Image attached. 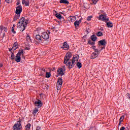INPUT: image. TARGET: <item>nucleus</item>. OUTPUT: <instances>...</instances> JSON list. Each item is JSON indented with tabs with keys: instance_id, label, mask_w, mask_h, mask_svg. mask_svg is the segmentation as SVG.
Segmentation results:
<instances>
[{
	"instance_id": "nucleus-4",
	"label": "nucleus",
	"mask_w": 130,
	"mask_h": 130,
	"mask_svg": "<svg viewBox=\"0 0 130 130\" xmlns=\"http://www.w3.org/2000/svg\"><path fill=\"white\" fill-rule=\"evenodd\" d=\"M71 57H72V53L68 52L64 57V63L65 64L68 63V61L70 60Z\"/></svg>"
},
{
	"instance_id": "nucleus-41",
	"label": "nucleus",
	"mask_w": 130,
	"mask_h": 130,
	"mask_svg": "<svg viewBox=\"0 0 130 130\" xmlns=\"http://www.w3.org/2000/svg\"><path fill=\"white\" fill-rule=\"evenodd\" d=\"M126 96L127 98H128V99H129V100H130V94H129V93H127L126 94Z\"/></svg>"
},
{
	"instance_id": "nucleus-24",
	"label": "nucleus",
	"mask_w": 130,
	"mask_h": 130,
	"mask_svg": "<svg viewBox=\"0 0 130 130\" xmlns=\"http://www.w3.org/2000/svg\"><path fill=\"white\" fill-rule=\"evenodd\" d=\"M21 15L20 14H16L14 16V21H17V20H18V19H20V16Z\"/></svg>"
},
{
	"instance_id": "nucleus-35",
	"label": "nucleus",
	"mask_w": 130,
	"mask_h": 130,
	"mask_svg": "<svg viewBox=\"0 0 130 130\" xmlns=\"http://www.w3.org/2000/svg\"><path fill=\"white\" fill-rule=\"evenodd\" d=\"M26 39L28 41H31V38L30 37V36H29V34L27 35Z\"/></svg>"
},
{
	"instance_id": "nucleus-48",
	"label": "nucleus",
	"mask_w": 130,
	"mask_h": 130,
	"mask_svg": "<svg viewBox=\"0 0 130 130\" xmlns=\"http://www.w3.org/2000/svg\"><path fill=\"white\" fill-rule=\"evenodd\" d=\"M4 31H5V32H7L8 31V29L6 27H5Z\"/></svg>"
},
{
	"instance_id": "nucleus-42",
	"label": "nucleus",
	"mask_w": 130,
	"mask_h": 130,
	"mask_svg": "<svg viewBox=\"0 0 130 130\" xmlns=\"http://www.w3.org/2000/svg\"><path fill=\"white\" fill-rule=\"evenodd\" d=\"M5 27H4V26L1 25V26H0V29H1V30H4V29H5Z\"/></svg>"
},
{
	"instance_id": "nucleus-20",
	"label": "nucleus",
	"mask_w": 130,
	"mask_h": 130,
	"mask_svg": "<svg viewBox=\"0 0 130 130\" xmlns=\"http://www.w3.org/2000/svg\"><path fill=\"white\" fill-rule=\"evenodd\" d=\"M69 19L70 22H75L76 20V16H70Z\"/></svg>"
},
{
	"instance_id": "nucleus-7",
	"label": "nucleus",
	"mask_w": 130,
	"mask_h": 130,
	"mask_svg": "<svg viewBox=\"0 0 130 130\" xmlns=\"http://www.w3.org/2000/svg\"><path fill=\"white\" fill-rule=\"evenodd\" d=\"M79 58L80 57L78 55H75L73 56L72 60H70V61H72L73 63L76 64V62H78Z\"/></svg>"
},
{
	"instance_id": "nucleus-3",
	"label": "nucleus",
	"mask_w": 130,
	"mask_h": 130,
	"mask_svg": "<svg viewBox=\"0 0 130 130\" xmlns=\"http://www.w3.org/2000/svg\"><path fill=\"white\" fill-rule=\"evenodd\" d=\"M22 128V123H21V120L17 121V123L15 124L13 127L14 130H21Z\"/></svg>"
},
{
	"instance_id": "nucleus-59",
	"label": "nucleus",
	"mask_w": 130,
	"mask_h": 130,
	"mask_svg": "<svg viewBox=\"0 0 130 130\" xmlns=\"http://www.w3.org/2000/svg\"><path fill=\"white\" fill-rule=\"evenodd\" d=\"M92 128H90L89 129V130H92Z\"/></svg>"
},
{
	"instance_id": "nucleus-54",
	"label": "nucleus",
	"mask_w": 130,
	"mask_h": 130,
	"mask_svg": "<svg viewBox=\"0 0 130 130\" xmlns=\"http://www.w3.org/2000/svg\"><path fill=\"white\" fill-rule=\"evenodd\" d=\"M121 123V122L119 121V125H120Z\"/></svg>"
},
{
	"instance_id": "nucleus-6",
	"label": "nucleus",
	"mask_w": 130,
	"mask_h": 130,
	"mask_svg": "<svg viewBox=\"0 0 130 130\" xmlns=\"http://www.w3.org/2000/svg\"><path fill=\"white\" fill-rule=\"evenodd\" d=\"M22 11H23V8L22 7V6L19 5L16 7L15 14L16 15H21V13H22Z\"/></svg>"
},
{
	"instance_id": "nucleus-2",
	"label": "nucleus",
	"mask_w": 130,
	"mask_h": 130,
	"mask_svg": "<svg viewBox=\"0 0 130 130\" xmlns=\"http://www.w3.org/2000/svg\"><path fill=\"white\" fill-rule=\"evenodd\" d=\"M57 73L58 76H64L66 73V66H63L58 68Z\"/></svg>"
},
{
	"instance_id": "nucleus-36",
	"label": "nucleus",
	"mask_w": 130,
	"mask_h": 130,
	"mask_svg": "<svg viewBox=\"0 0 130 130\" xmlns=\"http://www.w3.org/2000/svg\"><path fill=\"white\" fill-rule=\"evenodd\" d=\"M124 119V116H122L120 117L119 119V121H121V122H122L123 121V120Z\"/></svg>"
},
{
	"instance_id": "nucleus-13",
	"label": "nucleus",
	"mask_w": 130,
	"mask_h": 130,
	"mask_svg": "<svg viewBox=\"0 0 130 130\" xmlns=\"http://www.w3.org/2000/svg\"><path fill=\"white\" fill-rule=\"evenodd\" d=\"M22 5H25V7H29V5H30L29 0H27V1L26 0H22Z\"/></svg>"
},
{
	"instance_id": "nucleus-44",
	"label": "nucleus",
	"mask_w": 130,
	"mask_h": 130,
	"mask_svg": "<svg viewBox=\"0 0 130 130\" xmlns=\"http://www.w3.org/2000/svg\"><path fill=\"white\" fill-rule=\"evenodd\" d=\"M86 32L87 33V34H89V33H90V32H91V30H90V29L88 28L87 29H86Z\"/></svg>"
},
{
	"instance_id": "nucleus-15",
	"label": "nucleus",
	"mask_w": 130,
	"mask_h": 130,
	"mask_svg": "<svg viewBox=\"0 0 130 130\" xmlns=\"http://www.w3.org/2000/svg\"><path fill=\"white\" fill-rule=\"evenodd\" d=\"M14 59L16 62H20V61H21V56L16 54Z\"/></svg>"
},
{
	"instance_id": "nucleus-43",
	"label": "nucleus",
	"mask_w": 130,
	"mask_h": 130,
	"mask_svg": "<svg viewBox=\"0 0 130 130\" xmlns=\"http://www.w3.org/2000/svg\"><path fill=\"white\" fill-rule=\"evenodd\" d=\"M108 21H109V18L106 17V20L105 21V22L106 23H108Z\"/></svg>"
},
{
	"instance_id": "nucleus-34",
	"label": "nucleus",
	"mask_w": 130,
	"mask_h": 130,
	"mask_svg": "<svg viewBox=\"0 0 130 130\" xmlns=\"http://www.w3.org/2000/svg\"><path fill=\"white\" fill-rule=\"evenodd\" d=\"M88 44H90V45H95V42H93L92 41H88Z\"/></svg>"
},
{
	"instance_id": "nucleus-45",
	"label": "nucleus",
	"mask_w": 130,
	"mask_h": 130,
	"mask_svg": "<svg viewBox=\"0 0 130 130\" xmlns=\"http://www.w3.org/2000/svg\"><path fill=\"white\" fill-rule=\"evenodd\" d=\"M6 3H8V4H10L11 2H12V0H6Z\"/></svg>"
},
{
	"instance_id": "nucleus-51",
	"label": "nucleus",
	"mask_w": 130,
	"mask_h": 130,
	"mask_svg": "<svg viewBox=\"0 0 130 130\" xmlns=\"http://www.w3.org/2000/svg\"><path fill=\"white\" fill-rule=\"evenodd\" d=\"M95 48H96V46H93V49H94V50H95V49H95Z\"/></svg>"
},
{
	"instance_id": "nucleus-25",
	"label": "nucleus",
	"mask_w": 130,
	"mask_h": 130,
	"mask_svg": "<svg viewBox=\"0 0 130 130\" xmlns=\"http://www.w3.org/2000/svg\"><path fill=\"white\" fill-rule=\"evenodd\" d=\"M91 39L92 41H96L97 40V37L95 35H93L91 36Z\"/></svg>"
},
{
	"instance_id": "nucleus-28",
	"label": "nucleus",
	"mask_w": 130,
	"mask_h": 130,
	"mask_svg": "<svg viewBox=\"0 0 130 130\" xmlns=\"http://www.w3.org/2000/svg\"><path fill=\"white\" fill-rule=\"evenodd\" d=\"M25 127H26V130H30V128L31 127V124L30 123L27 124L26 125Z\"/></svg>"
},
{
	"instance_id": "nucleus-12",
	"label": "nucleus",
	"mask_w": 130,
	"mask_h": 130,
	"mask_svg": "<svg viewBox=\"0 0 130 130\" xmlns=\"http://www.w3.org/2000/svg\"><path fill=\"white\" fill-rule=\"evenodd\" d=\"M99 20H100V21H103L104 22H105L106 20V16L104 15H100L99 17Z\"/></svg>"
},
{
	"instance_id": "nucleus-55",
	"label": "nucleus",
	"mask_w": 130,
	"mask_h": 130,
	"mask_svg": "<svg viewBox=\"0 0 130 130\" xmlns=\"http://www.w3.org/2000/svg\"><path fill=\"white\" fill-rule=\"evenodd\" d=\"M48 33L49 34H50V31L48 30Z\"/></svg>"
},
{
	"instance_id": "nucleus-10",
	"label": "nucleus",
	"mask_w": 130,
	"mask_h": 130,
	"mask_svg": "<svg viewBox=\"0 0 130 130\" xmlns=\"http://www.w3.org/2000/svg\"><path fill=\"white\" fill-rule=\"evenodd\" d=\"M72 62L70 61L68 62V63L66 64V66L68 67L69 69H73L76 63H73V61Z\"/></svg>"
},
{
	"instance_id": "nucleus-18",
	"label": "nucleus",
	"mask_w": 130,
	"mask_h": 130,
	"mask_svg": "<svg viewBox=\"0 0 130 130\" xmlns=\"http://www.w3.org/2000/svg\"><path fill=\"white\" fill-rule=\"evenodd\" d=\"M17 54L19 55V56H21V55H24V50L23 49L19 50Z\"/></svg>"
},
{
	"instance_id": "nucleus-1",
	"label": "nucleus",
	"mask_w": 130,
	"mask_h": 130,
	"mask_svg": "<svg viewBox=\"0 0 130 130\" xmlns=\"http://www.w3.org/2000/svg\"><path fill=\"white\" fill-rule=\"evenodd\" d=\"M27 24L28 20H25V17H22L20 19L17 25L19 28H21L20 31H21V32H23V31H24V30L26 29V26H27Z\"/></svg>"
},
{
	"instance_id": "nucleus-27",
	"label": "nucleus",
	"mask_w": 130,
	"mask_h": 130,
	"mask_svg": "<svg viewBox=\"0 0 130 130\" xmlns=\"http://www.w3.org/2000/svg\"><path fill=\"white\" fill-rule=\"evenodd\" d=\"M55 16H56V18H57V19H59V20H61V18H62L61 17V15H60V14H59L58 13H56L55 14Z\"/></svg>"
},
{
	"instance_id": "nucleus-8",
	"label": "nucleus",
	"mask_w": 130,
	"mask_h": 130,
	"mask_svg": "<svg viewBox=\"0 0 130 130\" xmlns=\"http://www.w3.org/2000/svg\"><path fill=\"white\" fill-rule=\"evenodd\" d=\"M41 37L45 40H47V39H48L49 38V35H48V34H47V32H44L42 33Z\"/></svg>"
},
{
	"instance_id": "nucleus-49",
	"label": "nucleus",
	"mask_w": 130,
	"mask_h": 130,
	"mask_svg": "<svg viewBox=\"0 0 130 130\" xmlns=\"http://www.w3.org/2000/svg\"><path fill=\"white\" fill-rule=\"evenodd\" d=\"M18 47H14V51H15V50H16V49H17V48H18Z\"/></svg>"
},
{
	"instance_id": "nucleus-9",
	"label": "nucleus",
	"mask_w": 130,
	"mask_h": 130,
	"mask_svg": "<svg viewBox=\"0 0 130 130\" xmlns=\"http://www.w3.org/2000/svg\"><path fill=\"white\" fill-rule=\"evenodd\" d=\"M61 48H62L63 49H64V50H69L70 46H69V44H68V43H67V42H64L63 44L62 47H61Z\"/></svg>"
},
{
	"instance_id": "nucleus-32",
	"label": "nucleus",
	"mask_w": 130,
	"mask_h": 130,
	"mask_svg": "<svg viewBox=\"0 0 130 130\" xmlns=\"http://www.w3.org/2000/svg\"><path fill=\"white\" fill-rule=\"evenodd\" d=\"M61 86H62V85H61L60 84H57L56 85L57 90H60V89H61Z\"/></svg>"
},
{
	"instance_id": "nucleus-19",
	"label": "nucleus",
	"mask_w": 130,
	"mask_h": 130,
	"mask_svg": "<svg viewBox=\"0 0 130 130\" xmlns=\"http://www.w3.org/2000/svg\"><path fill=\"white\" fill-rule=\"evenodd\" d=\"M36 39L39 41V42H41L42 41V40H41V36L39 35H37L36 36Z\"/></svg>"
},
{
	"instance_id": "nucleus-53",
	"label": "nucleus",
	"mask_w": 130,
	"mask_h": 130,
	"mask_svg": "<svg viewBox=\"0 0 130 130\" xmlns=\"http://www.w3.org/2000/svg\"><path fill=\"white\" fill-rule=\"evenodd\" d=\"M11 49H12V50H14V49H15V47H12V48H11Z\"/></svg>"
},
{
	"instance_id": "nucleus-46",
	"label": "nucleus",
	"mask_w": 130,
	"mask_h": 130,
	"mask_svg": "<svg viewBox=\"0 0 130 130\" xmlns=\"http://www.w3.org/2000/svg\"><path fill=\"white\" fill-rule=\"evenodd\" d=\"M125 129V127L124 126L121 127L120 129V130H124Z\"/></svg>"
},
{
	"instance_id": "nucleus-60",
	"label": "nucleus",
	"mask_w": 130,
	"mask_h": 130,
	"mask_svg": "<svg viewBox=\"0 0 130 130\" xmlns=\"http://www.w3.org/2000/svg\"><path fill=\"white\" fill-rule=\"evenodd\" d=\"M13 27H15V24L13 25Z\"/></svg>"
},
{
	"instance_id": "nucleus-11",
	"label": "nucleus",
	"mask_w": 130,
	"mask_h": 130,
	"mask_svg": "<svg viewBox=\"0 0 130 130\" xmlns=\"http://www.w3.org/2000/svg\"><path fill=\"white\" fill-rule=\"evenodd\" d=\"M99 45H102V46H104V47L106 45V41H105V39H103L101 41H99Z\"/></svg>"
},
{
	"instance_id": "nucleus-21",
	"label": "nucleus",
	"mask_w": 130,
	"mask_h": 130,
	"mask_svg": "<svg viewBox=\"0 0 130 130\" xmlns=\"http://www.w3.org/2000/svg\"><path fill=\"white\" fill-rule=\"evenodd\" d=\"M80 22H81V20L79 21H76L74 22V26L77 28V27H79L80 26Z\"/></svg>"
},
{
	"instance_id": "nucleus-50",
	"label": "nucleus",
	"mask_w": 130,
	"mask_h": 130,
	"mask_svg": "<svg viewBox=\"0 0 130 130\" xmlns=\"http://www.w3.org/2000/svg\"><path fill=\"white\" fill-rule=\"evenodd\" d=\"M25 49H26V50H30V48H28V47H26V48H25Z\"/></svg>"
},
{
	"instance_id": "nucleus-58",
	"label": "nucleus",
	"mask_w": 130,
	"mask_h": 130,
	"mask_svg": "<svg viewBox=\"0 0 130 130\" xmlns=\"http://www.w3.org/2000/svg\"><path fill=\"white\" fill-rule=\"evenodd\" d=\"M52 29H55V27H52Z\"/></svg>"
},
{
	"instance_id": "nucleus-38",
	"label": "nucleus",
	"mask_w": 130,
	"mask_h": 130,
	"mask_svg": "<svg viewBox=\"0 0 130 130\" xmlns=\"http://www.w3.org/2000/svg\"><path fill=\"white\" fill-rule=\"evenodd\" d=\"M11 31L12 33H13V34H16V31H15V28H14V27H12Z\"/></svg>"
},
{
	"instance_id": "nucleus-39",
	"label": "nucleus",
	"mask_w": 130,
	"mask_h": 130,
	"mask_svg": "<svg viewBox=\"0 0 130 130\" xmlns=\"http://www.w3.org/2000/svg\"><path fill=\"white\" fill-rule=\"evenodd\" d=\"M92 2L94 5H96L98 2V0H92Z\"/></svg>"
},
{
	"instance_id": "nucleus-33",
	"label": "nucleus",
	"mask_w": 130,
	"mask_h": 130,
	"mask_svg": "<svg viewBox=\"0 0 130 130\" xmlns=\"http://www.w3.org/2000/svg\"><path fill=\"white\" fill-rule=\"evenodd\" d=\"M11 59H12V60H13V59H15V54L14 53V52L11 53Z\"/></svg>"
},
{
	"instance_id": "nucleus-57",
	"label": "nucleus",
	"mask_w": 130,
	"mask_h": 130,
	"mask_svg": "<svg viewBox=\"0 0 130 130\" xmlns=\"http://www.w3.org/2000/svg\"><path fill=\"white\" fill-rule=\"evenodd\" d=\"M17 5H20V3L19 2H17Z\"/></svg>"
},
{
	"instance_id": "nucleus-14",
	"label": "nucleus",
	"mask_w": 130,
	"mask_h": 130,
	"mask_svg": "<svg viewBox=\"0 0 130 130\" xmlns=\"http://www.w3.org/2000/svg\"><path fill=\"white\" fill-rule=\"evenodd\" d=\"M98 54L96 52H93L91 56H90V58L91 59H94V58H96L98 56Z\"/></svg>"
},
{
	"instance_id": "nucleus-17",
	"label": "nucleus",
	"mask_w": 130,
	"mask_h": 130,
	"mask_svg": "<svg viewBox=\"0 0 130 130\" xmlns=\"http://www.w3.org/2000/svg\"><path fill=\"white\" fill-rule=\"evenodd\" d=\"M106 26L108 28H112L113 27V24H112V22L109 21L106 23Z\"/></svg>"
},
{
	"instance_id": "nucleus-16",
	"label": "nucleus",
	"mask_w": 130,
	"mask_h": 130,
	"mask_svg": "<svg viewBox=\"0 0 130 130\" xmlns=\"http://www.w3.org/2000/svg\"><path fill=\"white\" fill-rule=\"evenodd\" d=\"M104 48H105V47H103L101 48V50H98L97 49H94V52H95V53H96V54H98V55H99L100 52H101V51L103 50V49H104Z\"/></svg>"
},
{
	"instance_id": "nucleus-40",
	"label": "nucleus",
	"mask_w": 130,
	"mask_h": 130,
	"mask_svg": "<svg viewBox=\"0 0 130 130\" xmlns=\"http://www.w3.org/2000/svg\"><path fill=\"white\" fill-rule=\"evenodd\" d=\"M14 47H18V43L15 42L14 43V45H13Z\"/></svg>"
},
{
	"instance_id": "nucleus-22",
	"label": "nucleus",
	"mask_w": 130,
	"mask_h": 130,
	"mask_svg": "<svg viewBox=\"0 0 130 130\" xmlns=\"http://www.w3.org/2000/svg\"><path fill=\"white\" fill-rule=\"evenodd\" d=\"M59 3L60 4H66L67 5L70 4V2H69L67 0H60Z\"/></svg>"
},
{
	"instance_id": "nucleus-23",
	"label": "nucleus",
	"mask_w": 130,
	"mask_h": 130,
	"mask_svg": "<svg viewBox=\"0 0 130 130\" xmlns=\"http://www.w3.org/2000/svg\"><path fill=\"white\" fill-rule=\"evenodd\" d=\"M57 84L62 85V79L61 78L58 79Z\"/></svg>"
},
{
	"instance_id": "nucleus-30",
	"label": "nucleus",
	"mask_w": 130,
	"mask_h": 130,
	"mask_svg": "<svg viewBox=\"0 0 130 130\" xmlns=\"http://www.w3.org/2000/svg\"><path fill=\"white\" fill-rule=\"evenodd\" d=\"M50 77H51V74H50V73L49 72L46 73V78H50Z\"/></svg>"
},
{
	"instance_id": "nucleus-29",
	"label": "nucleus",
	"mask_w": 130,
	"mask_h": 130,
	"mask_svg": "<svg viewBox=\"0 0 130 130\" xmlns=\"http://www.w3.org/2000/svg\"><path fill=\"white\" fill-rule=\"evenodd\" d=\"M76 66L78 69H81V68H82V63L78 62L77 63Z\"/></svg>"
},
{
	"instance_id": "nucleus-37",
	"label": "nucleus",
	"mask_w": 130,
	"mask_h": 130,
	"mask_svg": "<svg viewBox=\"0 0 130 130\" xmlns=\"http://www.w3.org/2000/svg\"><path fill=\"white\" fill-rule=\"evenodd\" d=\"M92 18H93V16H88L87 20V21H91V20Z\"/></svg>"
},
{
	"instance_id": "nucleus-47",
	"label": "nucleus",
	"mask_w": 130,
	"mask_h": 130,
	"mask_svg": "<svg viewBox=\"0 0 130 130\" xmlns=\"http://www.w3.org/2000/svg\"><path fill=\"white\" fill-rule=\"evenodd\" d=\"M9 50L10 52H11V53H13V52H12V48H9Z\"/></svg>"
},
{
	"instance_id": "nucleus-5",
	"label": "nucleus",
	"mask_w": 130,
	"mask_h": 130,
	"mask_svg": "<svg viewBox=\"0 0 130 130\" xmlns=\"http://www.w3.org/2000/svg\"><path fill=\"white\" fill-rule=\"evenodd\" d=\"M35 105L37 106L38 108H41L43 105V103L40 100H37L35 102Z\"/></svg>"
},
{
	"instance_id": "nucleus-52",
	"label": "nucleus",
	"mask_w": 130,
	"mask_h": 130,
	"mask_svg": "<svg viewBox=\"0 0 130 130\" xmlns=\"http://www.w3.org/2000/svg\"><path fill=\"white\" fill-rule=\"evenodd\" d=\"M42 71H43V72H45V69L44 68L42 69Z\"/></svg>"
},
{
	"instance_id": "nucleus-26",
	"label": "nucleus",
	"mask_w": 130,
	"mask_h": 130,
	"mask_svg": "<svg viewBox=\"0 0 130 130\" xmlns=\"http://www.w3.org/2000/svg\"><path fill=\"white\" fill-rule=\"evenodd\" d=\"M39 111V110L37 108H35L32 112V114L34 115H36V113H38V112Z\"/></svg>"
},
{
	"instance_id": "nucleus-56",
	"label": "nucleus",
	"mask_w": 130,
	"mask_h": 130,
	"mask_svg": "<svg viewBox=\"0 0 130 130\" xmlns=\"http://www.w3.org/2000/svg\"><path fill=\"white\" fill-rule=\"evenodd\" d=\"M0 67L2 68L3 67V64H1Z\"/></svg>"
},
{
	"instance_id": "nucleus-31",
	"label": "nucleus",
	"mask_w": 130,
	"mask_h": 130,
	"mask_svg": "<svg viewBox=\"0 0 130 130\" xmlns=\"http://www.w3.org/2000/svg\"><path fill=\"white\" fill-rule=\"evenodd\" d=\"M96 35H97V36H99V37L103 36V33H102V32H101V31H98L96 33Z\"/></svg>"
}]
</instances>
